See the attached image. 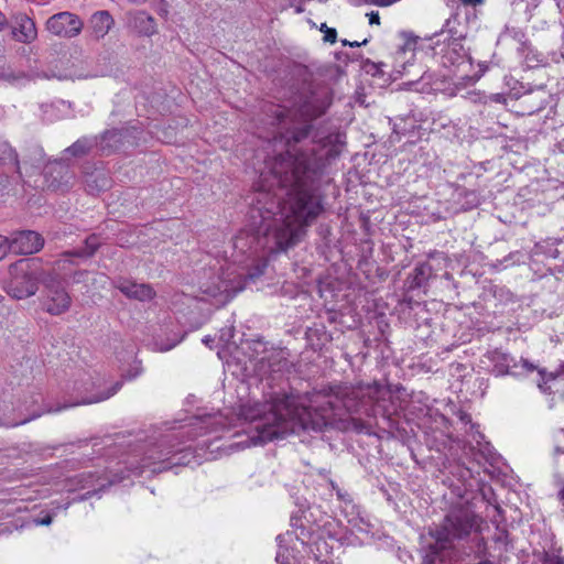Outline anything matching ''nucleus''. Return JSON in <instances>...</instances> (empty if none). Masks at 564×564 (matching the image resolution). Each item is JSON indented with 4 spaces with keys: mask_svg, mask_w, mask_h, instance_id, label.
Here are the masks:
<instances>
[{
    "mask_svg": "<svg viewBox=\"0 0 564 564\" xmlns=\"http://www.w3.org/2000/svg\"><path fill=\"white\" fill-rule=\"evenodd\" d=\"M349 425H350V427H351L354 431H356V432H358V433H362V432H365V433H369V426H368V424H367L365 421H362L361 419H358V417H351V419L349 420Z\"/></svg>",
    "mask_w": 564,
    "mask_h": 564,
    "instance_id": "b1692460",
    "label": "nucleus"
},
{
    "mask_svg": "<svg viewBox=\"0 0 564 564\" xmlns=\"http://www.w3.org/2000/svg\"><path fill=\"white\" fill-rule=\"evenodd\" d=\"M549 251H553L552 257H553V258H556V254H555V253L557 252V249H549Z\"/></svg>",
    "mask_w": 564,
    "mask_h": 564,
    "instance_id": "79ce46f5",
    "label": "nucleus"
},
{
    "mask_svg": "<svg viewBox=\"0 0 564 564\" xmlns=\"http://www.w3.org/2000/svg\"><path fill=\"white\" fill-rule=\"evenodd\" d=\"M387 393L388 390L376 381L366 386H337L328 393H314L310 404L293 395L276 397L270 403L245 404L241 416L253 424L257 433L251 437L253 444H264L297 430L322 431L337 414V403L349 414L371 416L373 404Z\"/></svg>",
    "mask_w": 564,
    "mask_h": 564,
    "instance_id": "f03ea898",
    "label": "nucleus"
},
{
    "mask_svg": "<svg viewBox=\"0 0 564 564\" xmlns=\"http://www.w3.org/2000/svg\"><path fill=\"white\" fill-rule=\"evenodd\" d=\"M53 521V517L51 514H46L44 518L41 519H34V523L36 525H48Z\"/></svg>",
    "mask_w": 564,
    "mask_h": 564,
    "instance_id": "c85d7f7f",
    "label": "nucleus"
},
{
    "mask_svg": "<svg viewBox=\"0 0 564 564\" xmlns=\"http://www.w3.org/2000/svg\"><path fill=\"white\" fill-rule=\"evenodd\" d=\"M43 284V310L54 316L66 313L72 305V297L66 291L63 280L58 274L46 273L42 278Z\"/></svg>",
    "mask_w": 564,
    "mask_h": 564,
    "instance_id": "423d86ee",
    "label": "nucleus"
},
{
    "mask_svg": "<svg viewBox=\"0 0 564 564\" xmlns=\"http://www.w3.org/2000/svg\"><path fill=\"white\" fill-rule=\"evenodd\" d=\"M213 341V338L210 336H206L204 339H203V343L207 346H209V344Z\"/></svg>",
    "mask_w": 564,
    "mask_h": 564,
    "instance_id": "c9c22d12",
    "label": "nucleus"
},
{
    "mask_svg": "<svg viewBox=\"0 0 564 564\" xmlns=\"http://www.w3.org/2000/svg\"><path fill=\"white\" fill-rule=\"evenodd\" d=\"M85 243H86V246H85V247H87V248H90V247H99L97 243L91 242L89 239H86V240H85Z\"/></svg>",
    "mask_w": 564,
    "mask_h": 564,
    "instance_id": "72a5a7b5",
    "label": "nucleus"
},
{
    "mask_svg": "<svg viewBox=\"0 0 564 564\" xmlns=\"http://www.w3.org/2000/svg\"><path fill=\"white\" fill-rule=\"evenodd\" d=\"M397 0H373L375 4L381 6V7H388L395 2Z\"/></svg>",
    "mask_w": 564,
    "mask_h": 564,
    "instance_id": "2f4dec72",
    "label": "nucleus"
},
{
    "mask_svg": "<svg viewBox=\"0 0 564 564\" xmlns=\"http://www.w3.org/2000/svg\"><path fill=\"white\" fill-rule=\"evenodd\" d=\"M98 145L96 138H80L65 150V153L75 158H80L88 154L94 147Z\"/></svg>",
    "mask_w": 564,
    "mask_h": 564,
    "instance_id": "6ab92c4d",
    "label": "nucleus"
},
{
    "mask_svg": "<svg viewBox=\"0 0 564 564\" xmlns=\"http://www.w3.org/2000/svg\"><path fill=\"white\" fill-rule=\"evenodd\" d=\"M12 37L23 44H30L37 37L35 22L24 13H18L13 17Z\"/></svg>",
    "mask_w": 564,
    "mask_h": 564,
    "instance_id": "f8f14e48",
    "label": "nucleus"
},
{
    "mask_svg": "<svg viewBox=\"0 0 564 564\" xmlns=\"http://www.w3.org/2000/svg\"><path fill=\"white\" fill-rule=\"evenodd\" d=\"M94 250H95V249H89V251H88V252H85V256H87V257L93 256V251H94Z\"/></svg>",
    "mask_w": 564,
    "mask_h": 564,
    "instance_id": "a19ab883",
    "label": "nucleus"
},
{
    "mask_svg": "<svg viewBox=\"0 0 564 564\" xmlns=\"http://www.w3.org/2000/svg\"><path fill=\"white\" fill-rule=\"evenodd\" d=\"M117 288L122 294L129 299L138 301H150L155 296V291L150 284L137 283L134 281L119 278L115 281Z\"/></svg>",
    "mask_w": 564,
    "mask_h": 564,
    "instance_id": "ddd939ff",
    "label": "nucleus"
},
{
    "mask_svg": "<svg viewBox=\"0 0 564 564\" xmlns=\"http://www.w3.org/2000/svg\"><path fill=\"white\" fill-rule=\"evenodd\" d=\"M369 23L370 24H380V18H379V13L376 12V11H371L369 14Z\"/></svg>",
    "mask_w": 564,
    "mask_h": 564,
    "instance_id": "c756f323",
    "label": "nucleus"
},
{
    "mask_svg": "<svg viewBox=\"0 0 564 564\" xmlns=\"http://www.w3.org/2000/svg\"><path fill=\"white\" fill-rule=\"evenodd\" d=\"M445 6L452 10V12H458L459 14L464 10L460 0H444Z\"/></svg>",
    "mask_w": 564,
    "mask_h": 564,
    "instance_id": "bb28decb",
    "label": "nucleus"
},
{
    "mask_svg": "<svg viewBox=\"0 0 564 564\" xmlns=\"http://www.w3.org/2000/svg\"><path fill=\"white\" fill-rule=\"evenodd\" d=\"M432 275V267L429 263L417 264L408 278L409 290L421 288Z\"/></svg>",
    "mask_w": 564,
    "mask_h": 564,
    "instance_id": "f3484780",
    "label": "nucleus"
},
{
    "mask_svg": "<svg viewBox=\"0 0 564 564\" xmlns=\"http://www.w3.org/2000/svg\"><path fill=\"white\" fill-rule=\"evenodd\" d=\"M475 524L476 517L468 508L457 507L451 509L442 523L430 531V535L435 541L430 546L431 553L438 555L443 551L452 550L453 541L469 536Z\"/></svg>",
    "mask_w": 564,
    "mask_h": 564,
    "instance_id": "20e7f679",
    "label": "nucleus"
},
{
    "mask_svg": "<svg viewBox=\"0 0 564 564\" xmlns=\"http://www.w3.org/2000/svg\"><path fill=\"white\" fill-rule=\"evenodd\" d=\"M4 78H6V76L3 74H0V80L4 79Z\"/></svg>",
    "mask_w": 564,
    "mask_h": 564,
    "instance_id": "c03bdc74",
    "label": "nucleus"
},
{
    "mask_svg": "<svg viewBox=\"0 0 564 564\" xmlns=\"http://www.w3.org/2000/svg\"><path fill=\"white\" fill-rule=\"evenodd\" d=\"M558 496H560V499L562 500V502L564 505V488L560 491Z\"/></svg>",
    "mask_w": 564,
    "mask_h": 564,
    "instance_id": "ea45409f",
    "label": "nucleus"
},
{
    "mask_svg": "<svg viewBox=\"0 0 564 564\" xmlns=\"http://www.w3.org/2000/svg\"><path fill=\"white\" fill-rule=\"evenodd\" d=\"M181 452H183V448H176L172 438L169 437L161 440L159 444L147 452L142 460V468L150 467L151 465H155L158 463H169V466H164L163 468L170 467L171 465H177L180 464L178 462L171 460L175 454Z\"/></svg>",
    "mask_w": 564,
    "mask_h": 564,
    "instance_id": "9d476101",
    "label": "nucleus"
},
{
    "mask_svg": "<svg viewBox=\"0 0 564 564\" xmlns=\"http://www.w3.org/2000/svg\"><path fill=\"white\" fill-rule=\"evenodd\" d=\"M460 1H462L465 13L466 12L469 13L468 8H475L485 2V0H460ZM468 15L470 17V14H468Z\"/></svg>",
    "mask_w": 564,
    "mask_h": 564,
    "instance_id": "cd10ccee",
    "label": "nucleus"
},
{
    "mask_svg": "<svg viewBox=\"0 0 564 564\" xmlns=\"http://www.w3.org/2000/svg\"><path fill=\"white\" fill-rule=\"evenodd\" d=\"M173 348V345H170L169 347H166V350H170Z\"/></svg>",
    "mask_w": 564,
    "mask_h": 564,
    "instance_id": "49530a36",
    "label": "nucleus"
},
{
    "mask_svg": "<svg viewBox=\"0 0 564 564\" xmlns=\"http://www.w3.org/2000/svg\"><path fill=\"white\" fill-rule=\"evenodd\" d=\"M367 42H368V40H364L362 42H357V41L356 42H349L347 40H343L341 41L344 46L349 45L351 47H358L360 45H365V44H367Z\"/></svg>",
    "mask_w": 564,
    "mask_h": 564,
    "instance_id": "7c9ffc66",
    "label": "nucleus"
},
{
    "mask_svg": "<svg viewBox=\"0 0 564 564\" xmlns=\"http://www.w3.org/2000/svg\"><path fill=\"white\" fill-rule=\"evenodd\" d=\"M326 111V105L318 99H311L305 101L296 109H286L281 105L272 102H265L262 106V118L260 119L263 124V129L269 126L268 134L260 138H265L269 143L273 144V148L280 145L281 152L274 155L267 162L271 176L273 177L272 164L281 155H288L286 134L290 131L295 130L294 127H303L304 123L310 124V132L313 128V121Z\"/></svg>",
    "mask_w": 564,
    "mask_h": 564,
    "instance_id": "7ed1b4c3",
    "label": "nucleus"
},
{
    "mask_svg": "<svg viewBox=\"0 0 564 564\" xmlns=\"http://www.w3.org/2000/svg\"><path fill=\"white\" fill-rule=\"evenodd\" d=\"M484 358L487 359L488 362L491 365V369L489 371L495 377H521L531 373L535 370L539 371L542 378L545 375L544 369H539L538 366H535L528 359L520 358L519 360H517L511 354L498 348L488 350L484 355Z\"/></svg>",
    "mask_w": 564,
    "mask_h": 564,
    "instance_id": "39448f33",
    "label": "nucleus"
},
{
    "mask_svg": "<svg viewBox=\"0 0 564 564\" xmlns=\"http://www.w3.org/2000/svg\"><path fill=\"white\" fill-rule=\"evenodd\" d=\"M542 563L543 564H564V558L554 553L544 552L542 555Z\"/></svg>",
    "mask_w": 564,
    "mask_h": 564,
    "instance_id": "a878e982",
    "label": "nucleus"
},
{
    "mask_svg": "<svg viewBox=\"0 0 564 564\" xmlns=\"http://www.w3.org/2000/svg\"><path fill=\"white\" fill-rule=\"evenodd\" d=\"M0 159L4 162H12L15 172L21 175L20 161L17 151L7 142L0 143Z\"/></svg>",
    "mask_w": 564,
    "mask_h": 564,
    "instance_id": "412c9836",
    "label": "nucleus"
},
{
    "mask_svg": "<svg viewBox=\"0 0 564 564\" xmlns=\"http://www.w3.org/2000/svg\"><path fill=\"white\" fill-rule=\"evenodd\" d=\"M120 140V132L118 130H110L102 133L100 138L99 143V150L102 153L109 154L112 151V145L109 143H106L107 141H112L115 143L119 142Z\"/></svg>",
    "mask_w": 564,
    "mask_h": 564,
    "instance_id": "4be33fe9",
    "label": "nucleus"
},
{
    "mask_svg": "<svg viewBox=\"0 0 564 564\" xmlns=\"http://www.w3.org/2000/svg\"><path fill=\"white\" fill-rule=\"evenodd\" d=\"M40 250H41V249H39V248L30 249L29 251L23 252V254H32V253L37 252V251H40Z\"/></svg>",
    "mask_w": 564,
    "mask_h": 564,
    "instance_id": "4c0bfd02",
    "label": "nucleus"
},
{
    "mask_svg": "<svg viewBox=\"0 0 564 564\" xmlns=\"http://www.w3.org/2000/svg\"><path fill=\"white\" fill-rule=\"evenodd\" d=\"M286 134L288 155H281L272 164L273 181L270 187L276 184L285 191L286 198L276 194L268 205L269 192L261 191L257 197V205L252 207L250 230H241L234 241V247L259 246L268 247L270 239L273 247H292L301 242L306 227L316 220L324 212L323 197L317 193L323 160L330 154V150L323 149L338 135H328L318 141L312 140L308 147L301 143L310 137V124L294 127Z\"/></svg>",
    "mask_w": 564,
    "mask_h": 564,
    "instance_id": "f257e3e1",
    "label": "nucleus"
},
{
    "mask_svg": "<svg viewBox=\"0 0 564 564\" xmlns=\"http://www.w3.org/2000/svg\"><path fill=\"white\" fill-rule=\"evenodd\" d=\"M7 256V249H0V260Z\"/></svg>",
    "mask_w": 564,
    "mask_h": 564,
    "instance_id": "58836bf2",
    "label": "nucleus"
},
{
    "mask_svg": "<svg viewBox=\"0 0 564 564\" xmlns=\"http://www.w3.org/2000/svg\"><path fill=\"white\" fill-rule=\"evenodd\" d=\"M321 31L324 33V41L334 44L337 40V32L333 28H328L326 23L321 25Z\"/></svg>",
    "mask_w": 564,
    "mask_h": 564,
    "instance_id": "393cba45",
    "label": "nucleus"
},
{
    "mask_svg": "<svg viewBox=\"0 0 564 564\" xmlns=\"http://www.w3.org/2000/svg\"><path fill=\"white\" fill-rule=\"evenodd\" d=\"M45 28L54 36L73 39L82 33L84 22L77 14L63 11L50 17L45 23Z\"/></svg>",
    "mask_w": 564,
    "mask_h": 564,
    "instance_id": "6e6552de",
    "label": "nucleus"
},
{
    "mask_svg": "<svg viewBox=\"0 0 564 564\" xmlns=\"http://www.w3.org/2000/svg\"><path fill=\"white\" fill-rule=\"evenodd\" d=\"M74 256H76V257H77V256H80V254H79V253H77V252H70V251H67V252H65V253H64V257H66V258H68V257H74Z\"/></svg>",
    "mask_w": 564,
    "mask_h": 564,
    "instance_id": "e433bc0d",
    "label": "nucleus"
},
{
    "mask_svg": "<svg viewBox=\"0 0 564 564\" xmlns=\"http://www.w3.org/2000/svg\"><path fill=\"white\" fill-rule=\"evenodd\" d=\"M470 18L466 12L465 22L460 20L458 12H452L451 17L445 21L443 29L433 35L432 43L441 45L446 40H465L467 36V24Z\"/></svg>",
    "mask_w": 564,
    "mask_h": 564,
    "instance_id": "9b49d317",
    "label": "nucleus"
},
{
    "mask_svg": "<svg viewBox=\"0 0 564 564\" xmlns=\"http://www.w3.org/2000/svg\"><path fill=\"white\" fill-rule=\"evenodd\" d=\"M173 348V345H170L169 347H166V350H170Z\"/></svg>",
    "mask_w": 564,
    "mask_h": 564,
    "instance_id": "a18cd8bd",
    "label": "nucleus"
},
{
    "mask_svg": "<svg viewBox=\"0 0 564 564\" xmlns=\"http://www.w3.org/2000/svg\"><path fill=\"white\" fill-rule=\"evenodd\" d=\"M7 24V18L6 15L0 11V32L3 30V28Z\"/></svg>",
    "mask_w": 564,
    "mask_h": 564,
    "instance_id": "473e14b6",
    "label": "nucleus"
},
{
    "mask_svg": "<svg viewBox=\"0 0 564 564\" xmlns=\"http://www.w3.org/2000/svg\"><path fill=\"white\" fill-rule=\"evenodd\" d=\"M267 265V261H258L253 269L238 272V275L247 276L249 279L258 278L264 273ZM242 270H245V268H242Z\"/></svg>",
    "mask_w": 564,
    "mask_h": 564,
    "instance_id": "5701e85b",
    "label": "nucleus"
},
{
    "mask_svg": "<svg viewBox=\"0 0 564 564\" xmlns=\"http://www.w3.org/2000/svg\"><path fill=\"white\" fill-rule=\"evenodd\" d=\"M44 238L34 230H20L11 236L0 235V247H44Z\"/></svg>",
    "mask_w": 564,
    "mask_h": 564,
    "instance_id": "2eb2a0df",
    "label": "nucleus"
},
{
    "mask_svg": "<svg viewBox=\"0 0 564 564\" xmlns=\"http://www.w3.org/2000/svg\"><path fill=\"white\" fill-rule=\"evenodd\" d=\"M86 274H87L86 272L76 273L75 276H74L75 282H79V278H82V276H84Z\"/></svg>",
    "mask_w": 564,
    "mask_h": 564,
    "instance_id": "f704fd0d",
    "label": "nucleus"
},
{
    "mask_svg": "<svg viewBox=\"0 0 564 564\" xmlns=\"http://www.w3.org/2000/svg\"><path fill=\"white\" fill-rule=\"evenodd\" d=\"M113 24L115 21L108 11H97L89 20V36L95 41H99L108 34Z\"/></svg>",
    "mask_w": 564,
    "mask_h": 564,
    "instance_id": "dca6fc26",
    "label": "nucleus"
},
{
    "mask_svg": "<svg viewBox=\"0 0 564 564\" xmlns=\"http://www.w3.org/2000/svg\"><path fill=\"white\" fill-rule=\"evenodd\" d=\"M133 26L138 30L140 34L150 36L155 33L156 24L154 19L147 14L143 11L137 12L133 15Z\"/></svg>",
    "mask_w": 564,
    "mask_h": 564,
    "instance_id": "a211bd4d",
    "label": "nucleus"
},
{
    "mask_svg": "<svg viewBox=\"0 0 564 564\" xmlns=\"http://www.w3.org/2000/svg\"><path fill=\"white\" fill-rule=\"evenodd\" d=\"M500 37L502 40L511 39L514 42L519 43L520 50L524 52L530 47V42L527 37L525 32L518 26H506Z\"/></svg>",
    "mask_w": 564,
    "mask_h": 564,
    "instance_id": "aec40b11",
    "label": "nucleus"
},
{
    "mask_svg": "<svg viewBox=\"0 0 564 564\" xmlns=\"http://www.w3.org/2000/svg\"><path fill=\"white\" fill-rule=\"evenodd\" d=\"M464 40H446L441 42V45L433 44L435 55H441L442 63L447 65H454L464 59L466 56V50L463 45Z\"/></svg>",
    "mask_w": 564,
    "mask_h": 564,
    "instance_id": "4468645a",
    "label": "nucleus"
},
{
    "mask_svg": "<svg viewBox=\"0 0 564 564\" xmlns=\"http://www.w3.org/2000/svg\"><path fill=\"white\" fill-rule=\"evenodd\" d=\"M541 251H542V249H538V250L534 252V256H539L540 253H542Z\"/></svg>",
    "mask_w": 564,
    "mask_h": 564,
    "instance_id": "37998d69",
    "label": "nucleus"
},
{
    "mask_svg": "<svg viewBox=\"0 0 564 564\" xmlns=\"http://www.w3.org/2000/svg\"><path fill=\"white\" fill-rule=\"evenodd\" d=\"M11 279L7 283V293L23 300L34 295L39 289L37 278L30 271L29 260H20L10 267Z\"/></svg>",
    "mask_w": 564,
    "mask_h": 564,
    "instance_id": "0eeeda50",
    "label": "nucleus"
},
{
    "mask_svg": "<svg viewBox=\"0 0 564 564\" xmlns=\"http://www.w3.org/2000/svg\"><path fill=\"white\" fill-rule=\"evenodd\" d=\"M173 348V345H170L169 347H166V350H170Z\"/></svg>",
    "mask_w": 564,
    "mask_h": 564,
    "instance_id": "de8ad7c7",
    "label": "nucleus"
},
{
    "mask_svg": "<svg viewBox=\"0 0 564 564\" xmlns=\"http://www.w3.org/2000/svg\"><path fill=\"white\" fill-rule=\"evenodd\" d=\"M120 388H121V383L120 382H116L110 389H108L107 392H104V393H101V394H99L97 397L89 398V399H84L80 402H76V403H72V404H62V405H58L56 408L46 406V408H44L41 411L33 412L30 416H28V417H25L23 420H20V421H3L2 419H0V427H14V426H19V425L25 424V423H28V422H30L32 420H35V419L40 417L44 413H56V412H59V411H62L64 409H68V408H72V406H75V405H78V404H91V403L100 402V401L107 400L110 397H112L113 394H116L120 390Z\"/></svg>",
    "mask_w": 564,
    "mask_h": 564,
    "instance_id": "1a4fd4ad",
    "label": "nucleus"
}]
</instances>
